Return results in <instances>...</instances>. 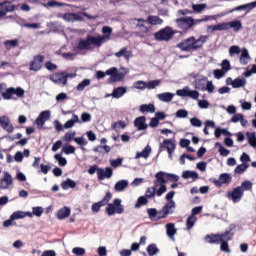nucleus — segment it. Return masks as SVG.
<instances>
[{"label":"nucleus","mask_w":256,"mask_h":256,"mask_svg":"<svg viewBox=\"0 0 256 256\" xmlns=\"http://www.w3.org/2000/svg\"><path fill=\"white\" fill-rule=\"evenodd\" d=\"M111 199H113V194L110 191L106 192L103 199L92 204L91 211L94 213H99V211H101V207H105V205H107L106 215H108V217H113L115 213L118 215H123V213H125V206L121 204L122 200L120 198H116L113 200V203H109Z\"/></svg>","instance_id":"1"},{"label":"nucleus","mask_w":256,"mask_h":256,"mask_svg":"<svg viewBox=\"0 0 256 256\" xmlns=\"http://www.w3.org/2000/svg\"><path fill=\"white\" fill-rule=\"evenodd\" d=\"M208 39H209V36L207 35L200 36L199 39H196L194 36H191L186 40L182 41L180 44H178V47L182 51L191 53V51H197V49H201V47H203V45L207 43Z\"/></svg>","instance_id":"2"},{"label":"nucleus","mask_w":256,"mask_h":256,"mask_svg":"<svg viewBox=\"0 0 256 256\" xmlns=\"http://www.w3.org/2000/svg\"><path fill=\"white\" fill-rule=\"evenodd\" d=\"M106 75L110 76L107 79V84L111 85V83H117L119 81H123V79H125L126 74L123 72H119L117 67H112L106 70L105 72L101 70L96 71V79H105Z\"/></svg>","instance_id":"3"},{"label":"nucleus","mask_w":256,"mask_h":256,"mask_svg":"<svg viewBox=\"0 0 256 256\" xmlns=\"http://www.w3.org/2000/svg\"><path fill=\"white\" fill-rule=\"evenodd\" d=\"M101 41V38H96V36L93 35H87L86 39L80 38L77 41L76 47L79 51H91V49H93L92 45H94V47H101Z\"/></svg>","instance_id":"4"},{"label":"nucleus","mask_w":256,"mask_h":256,"mask_svg":"<svg viewBox=\"0 0 256 256\" xmlns=\"http://www.w3.org/2000/svg\"><path fill=\"white\" fill-rule=\"evenodd\" d=\"M235 224H230L228 227V230L224 232V237L222 240H220V250L223 251L224 253H231V249L229 248V241L233 240V237H235V229H236Z\"/></svg>","instance_id":"5"},{"label":"nucleus","mask_w":256,"mask_h":256,"mask_svg":"<svg viewBox=\"0 0 256 256\" xmlns=\"http://www.w3.org/2000/svg\"><path fill=\"white\" fill-rule=\"evenodd\" d=\"M175 35V31L171 26H166L165 28L160 29L156 33H154V39L155 41H165L169 42L173 39V36Z\"/></svg>","instance_id":"6"},{"label":"nucleus","mask_w":256,"mask_h":256,"mask_svg":"<svg viewBox=\"0 0 256 256\" xmlns=\"http://www.w3.org/2000/svg\"><path fill=\"white\" fill-rule=\"evenodd\" d=\"M13 95H17L21 99V98L25 97V90L21 87H17V88L10 87V88H7L6 91L2 93V97L6 101H9L11 99L16 101L17 98L13 97Z\"/></svg>","instance_id":"7"},{"label":"nucleus","mask_w":256,"mask_h":256,"mask_svg":"<svg viewBox=\"0 0 256 256\" xmlns=\"http://www.w3.org/2000/svg\"><path fill=\"white\" fill-rule=\"evenodd\" d=\"M176 25H178L179 29L184 33H189V31L193 30V17H182L176 19Z\"/></svg>","instance_id":"8"},{"label":"nucleus","mask_w":256,"mask_h":256,"mask_svg":"<svg viewBox=\"0 0 256 256\" xmlns=\"http://www.w3.org/2000/svg\"><path fill=\"white\" fill-rule=\"evenodd\" d=\"M210 183H213L215 187L221 188L223 185H229L233 181V177L230 173H222L219 175V180L215 178H209Z\"/></svg>","instance_id":"9"},{"label":"nucleus","mask_w":256,"mask_h":256,"mask_svg":"<svg viewBox=\"0 0 256 256\" xmlns=\"http://www.w3.org/2000/svg\"><path fill=\"white\" fill-rule=\"evenodd\" d=\"M175 147H177V145L173 140L171 139L163 140V143H160V149L156 157H159V155H161V149H167L168 157L171 161H173V153L175 152Z\"/></svg>","instance_id":"10"},{"label":"nucleus","mask_w":256,"mask_h":256,"mask_svg":"<svg viewBox=\"0 0 256 256\" xmlns=\"http://www.w3.org/2000/svg\"><path fill=\"white\" fill-rule=\"evenodd\" d=\"M243 188L241 186L235 187L226 193L227 199L233 203H239L243 199Z\"/></svg>","instance_id":"11"},{"label":"nucleus","mask_w":256,"mask_h":256,"mask_svg":"<svg viewBox=\"0 0 256 256\" xmlns=\"http://www.w3.org/2000/svg\"><path fill=\"white\" fill-rule=\"evenodd\" d=\"M67 79H69L67 72L56 73L50 76V80L58 85H67Z\"/></svg>","instance_id":"12"},{"label":"nucleus","mask_w":256,"mask_h":256,"mask_svg":"<svg viewBox=\"0 0 256 256\" xmlns=\"http://www.w3.org/2000/svg\"><path fill=\"white\" fill-rule=\"evenodd\" d=\"M15 9L16 6L10 1L0 2V17H5L7 13H13Z\"/></svg>","instance_id":"13"},{"label":"nucleus","mask_w":256,"mask_h":256,"mask_svg":"<svg viewBox=\"0 0 256 256\" xmlns=\"http://www.w3.org/2000/svg\"><path fill=\"white\" fill-rule=\"evenodd\" d=\"M0 127L3 131H6V133H13V131H15V127H13L11 120L7 116L0 117Z\"/></svg>","instance_id":"14"},{"label":"nucleus","mask_w":256,"mask_h":256,"mask_svg":"<svg viewBox=\"0 0 256 256\" xmlns=\"http://www.w3.org/2000/svg\"><path fill=\"white\" fill-rule=\"evenodd\" d=\"M225 237V232L221 234H208L205 236V240L211 245H219L223 238Z\"/></svg>","instance_id":"15"},{"label":"nucleus","mask_w":256,"mask_h":256,"mask_svg":"<svg viewBox=\"0 0 256 256\" xmlns=\"http://www.w3.org/2000/svg\"><path fill=\"white\" fill-rule=\"evenodd\" d=\"M148 218L150 221H161V219H167L165 215V212H163L162 216H159V213L157 212V208H148L146 209Z\"/></svg>","instance_id":"16"},{"label":"nucleus","mask_w":256,"mask_h":256,"mask_svg":"<svg viewBox=\"0 0 256 256\" xmlns=\"http://www.w3.org/2000/svg\"><path fill=\"white\" fill-rule=\"evenodd\" d=\"M102 33H103V35L96 36V39H102L101 45H103V43H105L106 41H109V39H111V34L113 33V28H111L110 26H104L102 28Z\"/></svg>","instance_id":"17"},{"label":"nucleus","mask_w":256,"mask_h":256,"mask_svg":"<svg viewBox=\"0 0 256 256\" xmlns=\"http://www.w3.org/2000/svg\"><path fill=\"white\" fill-rule=\"evenodd\" d=\"M155 181H154V186L159 187V185H165L168 183V178H167V172L164 171H159L155 174Z\"/></svg>","instance_id":"18"},{"label":"nucleus","mask_w":256,"mask_h":256,"mask_svg":"<svg viewBox=\"0 0 256 256\" xmlns=\"http://www.w3.org/2000/svg\"><path fill=\"white\" fill-rule=\"evenodd\" d=\"M146 121L147 118L145 116H139L134 120V127H136L138 131H145L149 127Z\"/></svg>","instance_id":"19"},{"label":"nucleus","mask_w":256,"mask_h":256,"mask_svg":"<svg viewBox=\"0 0 256 256\" xmlns=\"http://www.w3.org/2000/svg\"><path fill=\"white\" fill-rule=\"evenodd\" d=\"M10 185H13V177L9 172H5L4 177L0 179V189H9Z\"/></svg>","instance_id":"20"},{"label":"nucleus","mask_w":256,"mask_h":256,"mask_svg":"<svg viewBox=\"0 0 256 256\" xmlns=\"http://www.w3.org/2000/svg\"><path fill=\"white\" fill-rule=\"evenodd\" d=\"M197 77L198 75L193 76V78L195 79V89H198V91H205V87L209 80L207 79V77H201V78H197Z\"/></svg>","instance_id":"21"},{"label":"nucleus","mask_w":256,"mask_h":256,"mask_svg":"<svg viewBox=\"0 0 256 256\" xmlns=\"http://www.w3.org/2000/svg\"><path fill=\"white\" fill-rule=\"evenodd\" d=\"M221 67V69H216L213 71L215 79H222V77H225V74L228 73V71H231V65H222Z\"/></svg>","instance_id":"22"},{"label":"nucleus","mask_w":256,"mask_h":256,"mask_svg":"<svg viewBox=\"0 0 256 256\" xmlns=\"http://www.w3.org/2000/svg\"><path fill=\"white\" fill-rule=\"evenodd\" d=\"M125 93H127V87L119 86L113 89L112 93L110 94V97H113V99H121V97H123Z\"/></svg>","instance_id":"23"},{"label":"nucleus","mask_w":256,"mask_h":256,"mask_svg":"<svg viewBox=\"0 0 256 256\" xmlns=\"http://www.w3.org/2000/svg\"><path fill=\"white\" fill-rule=\"evenodd\" d=\"M175 207H176L175 201L168 200L167 203L163 206L164 217L173 215V210L171 209H175Z\"/></svg>","instance_id":"24"},{"label":"nucleus","mask_w":256,"mask_h":256,"mask_svg":"<svg viewBox=\"0 0 256 256\" xmlns=\"http://www.w3.org/2000/svg\"><path fill=\"white\" fill-rule=\"evenodd\" d=\"M127 187H129L128 180H119L114 185V190L116 191V193H121V191H125V189H127Z\"/></svg>","instance_id":"25"},{"label":"nucleus","mask_w":256,"mask_h":256,"mask_svg":"<svg viewBox=\"0 0 256 256\" xmlns=\"http://www.w3.org/2000/svg\"><path fill=\"white\" fill-rule=\"evenodd\" d=\"M173 97H175V94H173L171 92H164V93H160L157 95V98L160 101H163V103H169V102L173 101Z\"/></svg>","instance_id":"26"},{"label":"nucleus","mask_w":256,"mask_h":256,"mask_svg":"<svg viewBox=\"0 0 256 256\" xmlns=\"http://www.w3.org/2000/svg\"><path fill=\"white\" fill-rule=\"evenodd\" d=\"M75 187H77V182H75L71 178H67L65 181L61 183V188L64 191H67V189H75Z\"/></svg>","instance_id":"27"},{"label":"nucleus","mask_w":256,"mask_h":256,"mask_svg":"<svg viewBox=\"0 0 256 256\" xmlns=\"http://www.w3.org/2000/svg\"><path fill=\"white\" fill-rule=\"evenodd\" d=\"M146 22L148 23V25H163V19H161V17L159 16H155V15H150L147 17Z\"/></svg>","instance_id":"28"},{"label":"nucleus","mask_w":256,"mask_h":256,"mask_svg":"<svg viewBox=\"0 0 256 256\" xmlns=\"http://www.w3.org/2000/svg\"><path fill=\"white\" fill-rule=\"evenodd\" d=\"M166 233L170 237V239L175 240V235L177 234V228H175L174 223L166 224Z\"/></svg>","instance_id":"29"},{"label":"nucleus","mask_w":256,"mask_h":256,"mask_svg":"<svg viewBox=\"0 0 256 256\" xmlns=\"http://www.w3.org/2000/svg\"><path fill=\"white\" fill-rule=\"evenodd\" d=\"M155 104H142L140 105L139 111L140 113H155Z\"/></svg>","instance_id":"30"},{"label":"nucleus","mask_w":256,"mask_h":256,"mask_svg":"<svg viewBox=\"0 0 256 256\" xmlns=\"http://www.w3.org/2000/svg\"><path fill=\"white\" fill-rule=\"evenodd\" d=\"M71 215V208L64 206L60 210H58L57 217L59 219H67Z\"/></svg>","instance_id":"31"},{"label":"nucleus","mask_w":256,"mask_h":256,"mask_svg":"<svg viewBox=\"0 0 256 256\" xmlns=\"http://www.w3.org/2000/svg\"><path fill=\"white\" fill-rule=\"evenodd\" d=\"M149 155H151V146L147 145L141 152L136 153L135 159H140V157L148 159Z\"/></svg>","instance_id":"32"},{"label":"nucleus","mask_w":256,"mask_h":256,"mask_svg":"<svg viewBox=\"0 0 256 256\" xmlns=\"http://www.w3.org/2000/svg\"><path fill=\"white\" fill-rule=\"evenodd\" d=\"M247 85V80L245 78L238 77L233 80L232 87L233 89H241Z\"/></svg>","instance_id":"33"},{"label":"nucleus","mask_w":256,"mask_h":256,"mask_svg":"<svg viewBox=\"0 0 256 256\" xmlns=\"http://www.w3.org/2000/svg\"><path fill=\"white\" fill-rule=\"evenodd\" d=\"M63 19H65V21H83V18L81 17V15L77 14V13H66L63 16Z\"/></svg>","instance_id":"34"},{"label":"nucleus","mask_w":256,"mask_h":256,"mask_svg":"<svg viewBox=\"0 0 256 256\" xmlns=\"http://www.w3.org/2000/svg\"><path fill=\"white\" fill-rule=\"evenodd\" d=\"M75 123H79V116L73 114L70 120H67L64 124V129H71L75 126Z\"/></svg>","instance_id":"35"},{"label":"nucleus","mask_w":256,"mask_h":256,"mask_svg":"<svg viewBox=\"0 0 256 256\" xmlns=\"http://www.w3.org/2000/svg\"><path fill=\"white\" fill-rule=\"evenodd\" d=\"M195 223H197V216L190 215L186 220V230L191 231L195 227Z\"/></svg>","instance_id":"36"},{"label":"nucleus","mask_w":256,"mask_h":256,"mask_svg":"<svg viewBox=\"0 0 256 256\" xmlns=\"http://www.w3.org/2000/svg\"><path fill=\"white\" fill-rule=\"evenodd\" d=\"M146 251L149 256H155L159 253L160 250H159V247H157V244L152 243L147 246Z\"/></svg>","instance_id":"37"},{"label":"nucleus","mask_w":256,"mask_h":256,"mask_svg":"<svg viewBox=\"0 0 256 256\" xmlns=\"http://www.w3.org/2000/svg\"><path fill=\"white\" fill-rule=\"evenodd\" d=\"M251 61V56H249V51L247 49L242 50L241 56H240V63L242 65H247Z\"/></svg>","instance_id":"38"},{"label":"nucleus","mask_w":256,"mask_h":256,"mask_svg":"<svg viewBox=\"0 0 256 256\" xmlns=\"http://www.w3.org/2000/svg\"><path fill=\"white\" fill-rule=\"evenodd\" d=\"M247 169H249V163H242V164L236 166V168L234 169V173L236 175H241V174L245 173L247 171Z\"/></svg>","instance_id":"39"},{"label":"nucleus","mask_w":256,"mask_h":256,"mask_svg":"<svg viewBox=\"0 0 256 256\" xmlns=\"http://www.w3.org/2000/svg\"><path fill=\"white\" fill-rule=\"evenodd\" d=\"M147 203H149V198L147 196H140L137 199L134 207L135 209H140V207H143V205H147Z\"/></svg>","instance_id":"40"},{"label":"nucleus","mask_w":256,"mask_h":256,"mask_svg":"<svg viewBox=\"0 0 256 256\" xmlns=\"http://www.w3.org/2000/svg\"><path fill=\"white\" fill-rule=\"evenodd\" d=\"M248 7H250V9H255L256 1L248 3V4L240 5L234 9L230 10V13H234V11H243V9H247Z\"/></svg>","instance_id":"41"},{"label":"nucleus","mask_w":256,"mask_h":256,"mask_svg":"<svg viewBox=\"0 0 256 256\" xmlns=\"http://www.w3.org/2000/svg\"><path fill=\"white\" fill-rule=\"evenodd\" d=\"M228 29H234V31H241V29H243V24H241V21L239 20L228 22Z\"/></svg>","instance_id":"42"},{"label":"nucleus","mask_w":256,"mask_h":256,"mask_svg":"<svg viewBox=\"0 0 256 256\" xmlns=\"http://www.w3.org/2000/svg\"><path fill=\"white\" fill-rule=\"evenodd\" d=\"M54 159L58 161L60 167H65V165H67V158L63 157L62 153L55 154Z\"/></svg>","instance_id":"43"},{"label":"nucleus","mask_w":256,"mask_h":256,"mask_svg":"<svg viewBox=\"0 0 256 256\" xmlns=\"http://www.w3.org/2000/svg\"><path fill=\"white\" fill-rule=\"evenodd\" d=\"M62 153H65V155H73V153H75V146L71 144H65L62 147Z\"/></svg>","instance_id":"44"},{"label":"nucleus","mask_w":256,"mask_h":256,"mask_svg":"<svg viewBox=\"0 0 256 256\" xmlns=\"http://www.w3.org/2000/svg\"><path fill=\"white\" fill-rule=\"evenodd\" d=\"M116 57H124L127 61H129L131 57V52L127 51V48H122L115 54Z\"/></svg>","instance_id":"45"},{"label":"nucleus","mask_w":256,"mask_h":256,"mask_svg":"<svg viewBox=\"0 0 256 256\" xmlns=\"http://www.w3.org/2000/svg\"><path fill=\"white\" fill-rule=\"evenodd\" d=\"M247 139H248V143L250 145V147H256V135L255 132H247Z\"/></svg>","instance_id":"46"},{"label":"nucleus","mask_w":256,"mask_h":256,"mask_svg":"<svg viewBox=\"0 0 256 256\" xmlns=\"http://www.w3.org/2000/svg\"><path fill=\"white\" fill-rule=\"evenodd\" d=\"M91 85V79L82 80L76 87L78 91H85V87H89Z\"/></svg>","instance_id":"47"},{"label":"nucleus","mask_w":256,"mask_h":256,"mask_svg":"<svg viewBox=\"0 0 256 256\" xmlns=\"http://www.w3.org/2000/svg\"><path fill=\"white\" fill-rule=\"evenodd\" d=\"M240 187L242 188L243 193H245V191H253V182L246 180L241 183Z\"/></svg>","instance_id":"48"},{"label":"nucleus","mask_w":256,"mask_h":256,"mask_svg":"<svg viewBox=\"0 0 256 256\" xmlns=\"http://www.w3.org/2000/svg\"><path fill=\"white\" fill-rule=\"evenodd\" d=\"M45 61V56L38 54L35 55L33 61L30 62V65H41Z\"/></svg>","instance_id":"49"},{"label":"nucleus","mask_w":256,"mask_h":256,"mask_svg":"<svg viewBox=\"0 0 256 256\" xmlns=\"http://www.w3.org/2000/svg\"><path fill=\"white\" fill-rule=\"evenodd\" d=\"M156 189H157V186L155 185L151 188H147L144 197H147L148 199H153V197H155L156 195Z\"/></svg>","instance_id":"50"},{"label":"nucleus","mask_w":256,"mask_h":256,"mask_svg":"<svg viewBox=\"0 0 256 256\" xmlns=\"http://www.w3.org/2000/svg\"><path fill=\"white\" fill-rule=\"evenodd\" d=\"M159 85H161V80H151L146 82V89H156Z\"/></svg>","instance_id":"51"},{"label":"nucleus","mask_w":256,"mask_h":256,"mask_svg":"<svg viewBox=\"0 0 256 256\" xmlns=\"http://www.w3.org/2000/svg\"><path fill=\"white\" fill-rule=\"evenodd\" d=\"M213 31H228L229 23H221L213 26Z\"/></svg>","instance_id":"52"},{"label":"nucleus","mask_w":256,"mask_h":256,"mask_svg":"<svg viewBox=\"0 0 256 256\" xmlns=\"http://www.w3.org/2000/svg\"><path fill=\"white\" fill-rule=\"evenodd\" d=\"M77 135V132L72 131V132H66L65 135L63 136V141H67L70 143V141H73L75 136Z\"/></svg>","instance_id":"53"},{"label":"nucleus","mask_w":256,"mask_h":256,"mask_svg":"<svg viewBox=\"0 0 256 256\" xmlns=\"http://www.w3.org/2000/svg\"><path fill=\"white\" fill-rule=\"evenodd\" d=\"M134 88L139 89L140 91H145V89H147V82L139 80L134 83Z\"/></svg>","instance_id":"54"},{"label":"nucleus","mask_w":256,"mask_h":256,"mask_svg":"<svg viewBox=\"0 0 256 256\" xmlns=\"http://www.w3.org/2000/svg\"><path fill=\"white\" fill-rule=\"evenodd\" d=\"M209 19H211V16H204L203 18H200V19L193 18V28L197 27V25H201V23H207Z\"/></svg>","instance_id":"55"},{"label":"nucleus","mask_w":256,"mask_h":256,"mask_svg":"<svg viewBox=\"0 0 256 256\" xmlns=\"http://www.w3.org/2000/svg\"><path fill=\"white\" fill-rule=\"evenodd\" d=\"M189 91V86H186L183 89L177 90L176 95H178V97H189Z\"/></svg>","instance_id":"56"},{"label":"nucleus","mask_w":256,"mask_h":256,"mask_svg":"<svg viewBox=\"0 0 256 256\" xmlns=\"http://www.w3.org/2000/svg\"><path fill=\"white\" fill-rule=\"evenodd\" d=\"M110 165L114 169H117V167H121V165H123V158L119 157L117 159L110 160Z\"/></svg>","instance_id":"57"},{"label":"nucleus","mask_w":256,"mask_h":256,"mask_svg":"<svg viewBox=\"0 0 256 256\" xmlns=\"http://www.w3.org/2000/svg\"><path fill=\"white\" fill-rule=\"evenodd\" d=\"M189 112L185 109H179L176 113L175 116L177 117V119H186V117H188Z\"/></svg>","instance_id":"58"},{"label":"nucleus","mask_w":256,"mask_h":256,"mask_svg":"<svg viewBox=\"0 0 256 256\" xmlns=\"http://www.w3.org/2000/svg\"><path fill=\"white\" fill-rule=\"evenodd\" d=\"M11 219H13L14 221H17V219H25L24 212L21 210L13 212L11 215Z\"/></svg>","instance_id":"59"},{"label":"nucleus","mask_w":256,"mask_h":256,"mask_svg":"<svg viewBox=\"0 0 256 256\" xmlns=\"http://www.w3.org/2000/svg\"><path fill=\"white\" fill-rule=\"evenodd\" d=\"M75 143H77V145H79L80 147H85V145H87L89 142L85 139V137L81 136V137H76L74 138Z\"/></svg>","instance_id":"60"},{"label":"nucleus","mask_w":256,"mask_h":256,"mask_svg":"<svg viewBox=\"0 0 256 256\" xmlns=\"http://www.w3.org/2000/svg\"><path fill=\"white\" fill-rule=\"evenodd\" d=\"M40 118H42L43 121H49V119H51V111L46 110V111H42L39 116Z\"/></svg>","instance_id":"61"},{"label":"nucleus","mask_w":256,"mask_h":256,"mask_svg":"<svg viewBox=\"0 0 256 256\" xmlns=\"http://www.w3.org/2000/svg\"><path fill=\"white\" fill-rule=\"evenodd\" d=\"M43 7H63V3L57 2L55 0L49 1L48 3H43Z\"/></svg>","instance_id":"62"},{"label":"nucleus","mask_w":256,"mask_h":256,"mask_svg":"<svg viewBox=\"0 0 256 256\" xmlns=\"http://www.w3.org/2000/svg\"><path fill=\"white\" fill-rule=\"evenodd\" d=\"M190 123L192 127H201L203 125V122L197 117L191 118Z\"/></svg>","instance_id":"63"},{"label":"nucleus","mask_w":256,"mask_h":256,"mask_svg":"<svg viewBox=\"0 0 256 256\" xmlns=\"http://www.w3.org/2000/svg\"><path fill=\"white\" fill-rule=\"evenodd\" d=\"M72 253L74 255H78V256L85 255V248L75 247L72 249Z\"/></svg>","instance_id":"64"}]
</instances>
